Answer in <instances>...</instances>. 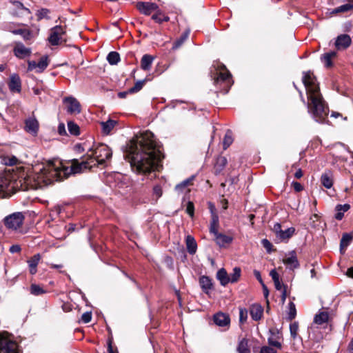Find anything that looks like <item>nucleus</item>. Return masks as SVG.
<instances>
[{
    "label": "nucleus",
    "mask_w": 353,
    "mask_h": 353,
    "mask_svg": "<svg viewBox=\"0 0 353 353\" xmlns=\"http://www.w3.org/2000/svg\"><path fill=\"white\" fill-rule=\"evenodd\" d=\"M88 154L81 157V161L73 159L70 167L65 166L59 159L49 161L39 172H30L17 176L16 173H0V198L17 190L37 189L62 181L72 174L83 172L97 165H105L112 157L110 148L102 143L90 147Z\"/></svg>",
    "instance_id": "obj_1"
},
{
    "label": "nucleus",
    "mask_w": 353,
    "mask_h": 353,
    "mask_svg": "<svg viewBox=\"0 0 353 353\" xmlns=\"http://www.w3.org/2000/svg\"><path fill=\"white\" fill-rule=\"evenodd\" d=\"M126 158L137 173L154 170L161 160V153L157 148L153 133L145 131L136 135L129 143Z\"/></svg>",
    "instance_id": "obj_2"
},
{
    "label": "nucleus",
    "mask_w": 353,
    "mask_h": 353,
    "mask_svg": "<svg viewBox=\"0 0 353 353\" xmlns=\"http://www.w3.org/2000/svg\"><path fill=\"white\" fill-rule=\"evenodd\" d=\"M303 83L307 97V111L312 119L320 123H325L329 114L328 107L324 101L319 83L311 71L303 73Z\"/></svg>",
    "instance_id": "obj_3"
},
{
    "label": "nucleus",
    "mask_w": 353,
    "mask_h": 353,
    "mask_svg": "<svg viewBox=\"0 0 353 353\" xmlns=\"http://www.w3.org/2000/svg\"><path fill=\"white\" fill-rule=\"evenodd\" d=\"M24 216L21 212H14L3 219L5 226L12 230H17L21 227L24 221Z\"/></svg>",
    "instance_id": "obj_4"
},
{
    "label": "nucleus",
    "mask_w": 353,
    "mask_h": 353,
    "mask_svg": "<svg viewBox=\"0 0 353 353\" xmlns=\"http://www.w3.org/2000/svg\"><path fill=\"white\" fill-rule=\"evenodd\" d=\"M0 353H20L18 344L0 333Z\"/></svg>",
    "instance_id": "obj_5"
},
{
    "label": "nucleus",
    "mask_w": 353,
    "mask_h": 353,
    "mask_svg": "<svg viewBox=\"0 0 353 353\" xmlns=\"http://www.w3.org/2000/svg\"><path fill=\"white\" fill-rule=\"evenodd\" d=\"M332 317L330 314V313L326 310L320 311L319 313L316 314L314 316L313 323L311 325V329H312L313 325L318 326H327L330 321H332Z\"/></svg>",
    "instance_id": "obj_6"
},
{
    "label": "nucleus",
    "mask_w": 353,
    "mask_h": 353,
    "mask_svg": "<svg viewBox=\"0 0 353 353\" xmlns=\"http://www.w3.org/2000/svg\"><path fill=\"white\" fill-rule=\"evenodd\" d=\"M65 32L64 28L61 26H56L52 28L48 37L49 43L52 46L59 45Z\"/></svg>",
    "instance_id": "obj_7"
},
{
    "label": "nucleus",
    "mask_w": 353,
    "mask_h": 353,
    "mask_svg": "<svg viewBox=\"0 0 353 353\" xmlns=\"http://www.w3.org/2000/svg\"><path fill=\"white\" fill-rule=\"evenodd\" d=\"M63 103L66 105L67 112L71 114L81 112L80 103L73 97H67L63 99Z\"/></svg>",
    "instance_id": "obj_8"
},
{
    "label": "nucleus",
    "mask_w": 353,
    "mask_h": 353,
    "mask_svg": "<svg viewBox=\"0 0 353 353\" xmlns=\"http://www.w3.org/2000/svg\"><path fill=\"white\" fill-rule=\"evenodd\" d=\"M28 70H36L37 72H42L48 65V57L44 56L40 59L38 63L34 61H28Z\"/></svg>",
    "instance_id": "obj_9"
},
{
    "label": "nucleus",
    "mask_w": 353,
    "mask_h": 353,
    "mask_svg": "<svg viewBox=\"0 0 353 353\" xmlns=\"http://www.w3.org/2000/svg\"><path fill=\"white\" fill-rule=\"evenodd\" d=\"M283 262L287 268L290 270H294L299 267L296 253L294 250L285 254V257L283 259Z\"/></svg>",
    "instance_id": "obj_10"
},
{
    "label": "nucleus",
    "mask_w": 353,
    "mask_h": 353,
    "mask_svg": "<svg viewBox=\"0 0 353 353\" xmlns=\"http://www.w3.org/2000/svg\"><path fill=\"white\" fill-rule=\"evenodd\" d=\"M137 8L141 13L145 15H150L153 11H157L159 6L154 3L138 2L137 3Z\"/></svg>",
    "instance_id": "obj_11"
},
{
    "label": "nucleus",
    "mask_w": 353,
    "mask_h": 353,
    "mask_svg": "<svg viewBox=\"0 0 353 353\" xmlns=\"http://www.w3.org/2000/svg\"><path fill=\"white\" fill-rule=\"evenodd\" d=\"M14 54L19 59L28 57L31 54V49L26 48L22 43H17L13 49Z\"/></svg>",
    "instance_id": "obj_12"
},
{
    "label": "nucleus",
    "mask_w": 353,
    "mask_h": 353,
    "mask_svg": "<svg viewBox=\"0 0 353 353\" xmlns=\"http://www.w3.org/2000/svg\"><path fill=\"white\" fill-rule=\"evenodd\" d=\"M352 43V39L348 34H343L337 37L335 41V46L337 50H345Z\"/></svg>",
    "instance_id": "obj_13"
},
{
    "label": "nucleus",
    "mask_w": 353,
    "mask_h": 353,
    "mask_svg": "<svg viewBox=\"0 0 353 353\" xmlns=\"http://www.w3.org/2000/svg\"><path fill=\"white\" fill-rule=\"evenodd\" d=\"M8 87L12 92H20L21 90V81L17 74H12L10 77Z\"/></svg>",
    "instance_id": "obj_14"
},
{
    "label": "nucleus",
    "mask_w": 353,
    "mask_h": 353,
    "mask_svg": "<svg viewBox=\"0 0 353 353\" xmlns=\"http://www.w3.org/2000/svg\"><path fill=\"white\" fill-rule=\"evenodd\" d=\"M214 322L218 326L224 327L229 325L230 319L227 314L220 311L214 315Z\"/></svg>",
    "instance_id": "obj_15"
},
{
    "label": "nucleus",
    "mask_w": 353,
    "mask_h": 353,
    "mask_svg": "<svg viewBox=\"0 0 353 353\" xmlns=\"http://www.w3.org/2000/svg\"><path fill=\"white\" fill-rule=\"evenodd\" d=\"M216 74L217 77L214 79L216 83L219 81L230 82L231 74L224 65L221 66V68L217 71Z\"/></svg>",
    "instance_id": "obj_16"
},
{
    "label": "nucleus",
    "mask_w": 353,
    "mask_h": 353,
    "mask_svg": "<svg viewBox=\"0 0 353 353\" xmlns=\"http://www.w3.org/2000/svg\"><path fill=\"white\" fill-rule=\"evenodd\" d=\"M214 236L216 244L220 247H224L225 245L230 244L233 240L232 236L219 232L214 234Z\"/></svg>",
    "instance_id": "obj_17"
},
{
    "label": "nucleus",
    "mask_w": 353,
    "mask_h": 353,
    "mask_svg": "<svg viewBox=\"0 0 353 353\" xmlns=\"http://www.w3.org/2000/svg\"><path fill=\"white\" fill-rule=\"evenodd\" d=\"M39 130V123L34 118H29L26 121V130L33 134H37Z\"/></svg>",
    "instance_id": "obj_18"
},
{
    "label": "nucleus",
    "mask_w": 353,
    "mask_h": 353,
    "mask_svg": "<svg viewBox=\"0 0 353 353\" xmlns=\"http://www.w3.org/2000/svg\"><path fill=\"white\" fill-rule=\"evenodd\" d=\"M40 254H36L32 256L28 261V264L29 267V271L31 274H35L37 272V265L41 260Z\"/></svg>",
    "instance_id": "obj_19"
},
{
    "label": "nucleus",
    "mask_w": 353,
    "mask_h": 353,
    "mask_svg": "<svg viewBox=\"0 0 353 353\" xmlns=\"http://www.w3.org/2000/svg\"><path fill=\"white\" fill-rule=\"evenodd\" d=\"M199 284L203 291L205 293H209L210 290L212 289V279L206 276H202L199 279Z\"/></svg>",
    "instance_id": "obj_20"
},
{
    "label": "nucleus",
    "mask_w": 353,
    "mask_h": 353,
    "mask_svg": "<svg viewBox=\"0 0 353 353\" xmlns=\"http://www.w3.org/2000/svg\"><path fill=\"white\" fill-rule=\"evenodd\" d=\"M185 244L189 254H194L197 250V243L194 238L190 235L185 237Z\"/></svg>",
    "instance_id": "obj_21"
},
{
    "label": "nucleus",
    "mask_w": 353,
    "mask_h": 353,
    "mask_svg": "<svg viewBox=\"0 0 353 353\" xmlns=\"http://www.w3.org/2000/svg\"><path fill=\"white\" fill-rule=\"evenodd\" d=\"M228 163L227 159L225 157H219L216 159L214 170L215 174H219L224 169Z\"/></svg>",
    "instance_id": "obj_22"
},
{
    "label": "nucleus",
    "mask_w": 353,
    "mask_h": 353,
    "mask_svg": "<svg viewBox=\"0 0 353 353\" xmlns=\"http://www.w3.org/2000/svg\"><path fill=\"white\" fill-rule=\"evenodd\" d=\"M216 279L220 281L223 286H225L230 283V276L224 268H221L216 273Z\"/></svg>",
    "instance_id": "obj_23"
},
{
    "label": "nucleus",
    "mask_w": 353,
    "mask_h": 353,
    "mask_svg": "<svg viewBox=\"0 0 353 353\" xmlns=\"http://www.w3.org/2000/svg\"><path fill=\"white\" fill-rule=\"evenodd\" d=\"M154 61V57L150 54H144L141 60V67L145 70L148 71L151 68L152 63Z\"/></svg>",
    "instance_id": "obj_24"
},
{
    "label": "nucleus",
    "mask_w": 353,
    "mask_h": 353,
    "mask_svg": "<svg viewBox=\"0 0 353 353\" xmlns=\"http://www.w3.org/2000/svg\"><path fill=\"white\" fill-rule=\"evenodd\" d=\"M352 9H353V3H346L330 10L327 14L331 17L339 13L348 12Z\"/></svg>",
    "instance_id": "obj_25"
},
{
    "label": "nucleus",
    "mask_w": 353,
    "mask_h": 353,
    "mask_svg": "<svg viewBox=\"0 0 353 353\" xmlns=\"http://www.w3.org/2000/svg\"><path fill=\"white\" fill-rule=\"evenodd\" d=\"M321 182L325 188L327 189L330 188L333 185L332 175L331 172H326L323 173L321 177Z\"/></svg>",
    "instance_id": "obj_26"
},
{
    "label": "nucleus",
    "mask_w": 353,
    "mask_h": 353,
    "mask_svg": "<svg viewBox=\"0 0 353 353\" xmlns=\"http://www.w3.org/2000/svg\"><path fill=\"white\" fill-rule=\"evenodd\" d=\"M117 122L112 119H108L106 121H103L101 123L102 132L104 134H108L110 131L115 126Z\"/></svg>",
    "instance_id": "obj_27"
},
{
    "label": "nucleus",
    "mask_w": 353,
    "mask_h": 353,
    "mask_svg": "<svg viewBox=\"0 0 353 353\" xmlns=\"http://www.w3.org/2000/svg\"><path fill=\"white\" fill-rule=\"evenodd\" d=\"M336 56V53L334 51H331L325 53L321 58V61L324 63L325 66L330 67L332 65V59Z\"/></svg>",
    "instance_id": "obj_28"
},
{
    "label": "nucleus",
    "mask_w": 353,
    "mask_h": 353,
    "mask_svg": "<svg viewBox=\"0 0 353 353\" xmlns=\"http://www.w3.org/2000/svg\"><path fill=\"white\" fill-rule=\"evenodd\" d=\"M193 179L194 176H192L190 178L186 179L180 183L177 184L174 188L175 191L177 192L178 193H182L187 187L192 184Z\"/></svg>",
    "instance_id": "obj_29"
},
{
    "label": "nucleus",
    "mask_w": 353,
    "mask_h": 353,
    "mask_svg": "<svg viewBox=\"0 0 353 353\" xmlns=\"http://www.w3.org/2000/svg\"><path fill=\"white\" fill-rule=\"evenodd\" d=\"M280 335L279 333L272 334L270 337L268 338V343L270 346L281 349L282 345L279 342Z\"/></svg>",
    "instance_id": "obj_30"
},
{
    "label": "nucleus",
    "mask_w": 353,
    "mask_h": 353,
    "mask_svg": "<svg viewBox=\"0 0 353 353\" xmlns=\"http://www.w3.org/2000/svg\"><path fill=\"white\" fill-rule=\"evenodd\" d=\"M350 206L349 204L337 205L336 206V210L337 211L335 218L337 220H341L343 217V213L347 212L350 209Z\"/></svg>",
    "instance_id": "obj_31"
},
{
    "label": "nucleus",
    "mask_w": 353,
    "mask_h": 353,
    "mask_svg": "<svg viewBox=\"0 0 353 353\" xmlns=\"http://www.w3.org/2000/svg\"><path fill=\"white\" fill-rule=\"evenodd\" d=\"M219 228V217L216 213H212V220L210 223V233L215 234L218 232Z\"/></svg>",
    "instance_id": "obj_32"
},
{
    "label": "nucleus",
    "mask_w": 353,
    "mask_h": 353,
    "mask_svg": "<svg viewBox=\"0 0 353 353\" xmlns=\"http://www.w3.org/2000/svg\"><path fill=\"white\" fill-rule=\"evenodd\" d=\"M237 352L239 353H250V350L248 346V341L246 339H241L237 347Z\"/></svg>",
    "instance_id": "obj_33"
},
{
    "label": "nucleus",
    "mask_w": 353,
    "mask_h": 353,
    "mask_svg": "<svg viewBox=\"0 0 353 353\" xmlns=\"http://www.w3.org/2000/svg\"><path fill=\"white\" fill-rule=\"evenodd\" d=\"M189 34H190V30L185 31L181 34V36L174 41V43H173L172 49L173 50L178 49L183 43V42L188 39Z\"/></svg>",
    "instance_id": "obj_34"
},
{
    "label": "nucleus",
    "mask_w": 353,
    "mask_h": 353,
    "mask_svg": "<svg viewBox=\"0 0 353 353\" xmlns=\"http://www.w3.org/2000/svg\"><path fill=\"white\" fill-rule=\"evenodd\" d=\"M14 34H20L24 40H30L32 38V32L26 29H17L11 31Z\"/></svg>",
    "instance_id": "obj_35"
},
{
    "label": "nucleus",
    "mask_w": 353,
    "mask_h": 353,
    "mask_svg": "<svg viewBox=\"0 0 353 353\" xmlns=\"http://www.w3.org/2000/svg\"><path fill=\"white\" fill-rule=\"evenodd\" d=\"M152 19L157 23H162L163 21H168L170 20L169 17L165 15L159 9L157 10V13L153 14Z\"/></svg>",
    "instance_id": "obj_36"
},
{
    "label": "nucleus",
    "mask_w": 353,
    "mask_h": 353,
    "mask_svg": "<svg viewBox=\"0 0 353 353\" xmlns=\"http://www.w3.org/2000/svg\"><path fill=\"white\" fill-rule=\"evenodd\" d=\"M107 60L110 65H116L120 61L119 54L117 52H110L107 56Z\"/></svg>",
    "instance_id": "obj_37"
},
{
    "label": "nucleus",
    "mask_w": 353,
    "mask_h": 353,
    "mask_svg": "<svg viewBox=\"0 0 353 353\" xmlns=\"http://www.w3.org/2000/svg\"><path fill=\"white\" fill-rule=\"evenodd\" d=\"M68 129L72 135L77 136L80 134L79 125L72 121L68 122Z\"/></svg>",
    "instance_id": "obj_38"
},
{
    "label": "nucleus",
    "mask_w": 353,
    "mask_h": 353,
    "mask_svg": "<svg viewBox=\"0 0 353 353\" xmlns=\"http://www.w3.org/2000/svg\"><path fill=\"white\" fill-rule=\"evenodd\" d=\"M30 293L34 296L41 295L46 292V291L39 285L32 284L30 288Z\"/></svg>",
    "instance_id": "obj_39"
},
{
    "label": "nucleus",
    "mask_w": 353,
    "mask_h": 353,
    "mask_svg": "<svg viewBox=\"0 0 353 353\" xmlns=\"http://www.w3.org/2000/svg\"><path fill=\"white\" fill-rule=\"evenodd\" d=\"M295 230L293 228H289L285 230H283L277 236L280 240L283 241L285 239H288L290 237L292 236Z\"/></svg>",
    "instance_id": "obj_40"
},
{
    "label": "nucleus",
    "mask_w": 353,
    "mask_h": 353,
    "mask_svg": "<svg viewBox=\"0 0 353 353\" xmlns=\"http://www.w3.org/2000/svg\"><path fill=\"white\" fill-rule=\"evenodd\" d=\"M274 283L275 288L277 290H279L281 292V301H284L286 299L285 286L281 283V281L280 280L274 282Z\"/></svg>",
    "instance_id": "obj_41"
},
{
    "label": "nucleus",
    "mask_w": 353,
    "mask_h": 353,
    "mask_svg": "<svg viewBox=\"0 0 353 353\" xmlns=\"http://www.w3.org/2000/svg\"><path fill=\"white\" fill-rule=\"evenodd\" d=\"M291 337L295 340L298 337L299 323L294 321L290 325Z\"/></svg>",
    "instance_id": "obj_42"
},
{
    "label": "nucleus",
    "mask_w": 353,
    "mask_h": 353,
    "mask_svg": "<svg viewBox=\"0 0 353 353\" xmlns=\"http://www.w3.org/2000/svg\"><path fill=\"white\" fill-rule=\"evenodd\" d=\"M352 241V236L349 234H344L341 239V249L347 248Z\"/></svg>",
    "instance_id": "obj_43"
},
{
    "label": "nucleus",
    "mask_w": 353,
    "mask_h": 353,
    "mask_svg": "<svg viewBox=\"0 0 353 353\" xmlns=\"http://www.w3.org/2000/svg\"><path fill=\"white\" fill-rule=\"evenodd\" d=\"M241 276V269L238 267H235L234 269H233V272L232 274H231L230 275H229L230 276V283H235L238 281V279H239Z\"/></svg>",
    "instance_id": "obj_44"
},
{
    "label": "nucleus",
    "mask_w": 353,
    "mask_h": 353,
    "mask_svg": "<svg viewBox=\"0 0 353 353\" xmlns=\"http://www.w3.org/2000/svg\"><path fill=\"white\" fill-rule=\"evenodd\" d=\"M74 148L77 152H86V154H88L91 150L90 147L87 144V143L77 144L75 145Z\"/></svg>",
    "instance_id": "obj_45"
},
{
    "label": "nucleus",
    "mask_w": 353,
    "mask_h": 353,
    "mask_svg": "<svg viewBox=\"0 0 353 353\" xmlns=\"http://www.w3.org/2000/svg\"><path fill=\"white\" fill-rule=\"evenodd\" d=\"M233 139L232 137V133L230 131H228L223 139V149L226 150L232 143Z\"/></svg>",
    "instance_id": "obj_46"
},
{
    "label": "nucleus",
    "mask_w": 353,
    "mask_h": 353,
    "mask_svg": "<svg viewBox=\"0 0 353 353\" xmlns=\"http://www.w3.org/2000/svg\"><path fill=\"white\" fill-rule=\"evenodd\" d=\"M144 82L145 81H138L133 87L128 90V92L130 94L139 92L143 88Z\"/></svg>",
    "instance_id": "obj_47"
},
{
    "label": "nucleus",
    "mask_w": 353,
    "mask_h": 353,
    "mask_svg": "<svg viewBox=\"0 0 353 353\" xmlns=\"http://www.w3.org/2000/svg\"><path fill=\"white\" fill-rule=\"evenodd\" d=\"M91 319H92V312H91V311H87L81 315L80 322L83 323H88L91 321Z\"/></svg>",
    "instance_id": "obj_48"
},
{
    "label": "nucleus",
    "mask_w": 353,
    "mask_h": 353,
    "mask_svg": "<svg viewBox=\"0 0 353 353\" xmlns=\"http://www.w3.org/2000/svg\"><path fill=\"white\" fill-rule=\"evenodd\" d=\"M250 315L253 320L259 321L263 316V310H250Z\"/></svg>",
    "instance_id": "obj_49"
},
{
    "label": "nucleus",
    "mask_w": 353,
    "mask_h": 353,
    "mask_svg": "<svg viewBox=\"0 0 353 353\" xmlns=\"http://www.w3.org/2000/svg\"><path fill=\"white\" fill-rule=\"evenodd\" d=\"M49 10L46 8H42L38 11L37 15L38 17V20H41L43 18H49L48 17Z\"/></svg>",
    "instance_id": "obj_50"
},
{
    "label": "nucleus",
    "mask_w": 353,
    "mask_h": 353,
    "mask_svg": "<svg viewBox=\"0 0 353 353\" xmlns=\"http://www.w3.org/2000/svg\"><path fill=\"white\" fill-rule=\"evenodd\" d=\"M186 212L191 216L192 217L194 216V204L192 201H188V203H187V207H186Z\"/></svg>",
    "instance_id": "obj_51"
},
{
    "label": "nucleus",
    "mask_w": 353,
    "mask_h": 353,
    "mask_svg": "<svg viewBox=\"0 0 353 353\" xmlns=\"http://www.w3.org/2000/svg\"><path fill=\"white\" fill-rule=\"evenodd\" d=\"M239 321L241 324L244 323L248 318V310H239Z\"/></svg>",
    "instance_id": "obj_52"
},
{
    "label": "nucleus",
    "mask_w": 353,
    "mask_h": 353,
    "mask_svg": "<svg viewBox=\"0 0 353 353\" xmlns=\"http://www.w3.org/2000/svg\"><path fill=\"white\" fill-rule=\"evenodd\" d=\"M261 243L263 246L266 249L267 252L270 253L272 250V243L266 239H263L261 241Z\"/></svg>",
    "instance_id": "obj_53"
},
{
    "label": "nucleus",
    "mask_w": 353,
    "mask_h": 353,
    "mask_svg": "<svg viewBox=\"0 0 353 353\" xmlns=\"http://www.w3.org/2000/svg\"><path fill=\"white\" fill-rule=\"evenodd\" d=\"M153 193L157 198L161 197L162 195L161 187L159 185H155L153 188Z\"/></svg>",
    "instance_id": "obj_54"
},
{
    "label": "nucleus",
    "mask_w": 353,
    "mask_h": 353,
    "mask_svg": "<svg viewBox=\"0 0 353 353\" xmlns=\"http://www.w3.org/2000/svg\"><path fill=\"white\" fill-rule=\"evenodd\" d=\"M260 353H276L272 347L263 346L261 347Z\"/></svg>",
    "instance_id": "obj_55"
},
{
    "label": "nucleus",
    "mask_w": 353,
    "mask_h": 353,
    "mask_svg": "<svg viewBox=\"0 0 353 353\" xmlns=\"http://www.w3.org/2000/svg\"><path fill=\"white\" fill-rule=\"evenodd\" d=\"M292 187H293L294 190L296 192H301V190H303V185H302L300 183L296 182V181H293V182L292 183Z\"/></svg>",
    "instance_id": "obj_56"
},
{
    "label": "nucleus",
    "mask_w": 353,
    "mask_h": 353,
    "mask_svg": "<svg viewBox=\"0 0 353 353\" xmlns=\"http://www.w3.org/2000/svg\"><path fill=\"white\" fill-rule=\"evenodd\" d=\"M273 231L275 232L276 237L279 236V234L283 231L281 230V224L279 223H274L273 226Z\"/></svg>",
    "instance_id": "obj_57"
},
{
    "label": "nucleus",
    "mask_w": 353,
    "mask_h": 353,
    "mask_svg": "<svg viewBox=\"0 0 353 353\" xmlns=\"http://www.w3.org/2000/svg\"><path fill=\"white\" fill-rule=\"evenodd\" d=\"M270 275L271 276L274 282L277 281L279 279V275L275 270H272L270 271Z\"/></svg>",
    "instance_id": "obj_58"
},
{
    "label": "nucleus",
    "mask_w": 353,
    "mask_h": 353,
    "mask_svg": "<svg viewBox=\"0 0 353 353\" xmlns=\"http://www.w3.org/2000/svg\"><path fill=\"white\" fill-rule=\"evenodd\" d=\"M58 132L60 135L66 134V130L65 128V125L63 123H60L58 126Z\"/></svg>",
    "instance_id": "obj_59"
},
{
    "label": "nucleus",
    "mask_w": 353,
    "mask_h": 353,
    "mask_svg": "<svg viewBox=\"0 0 353 353\" xmlns=\"http://www.w3.org/2000/svg\"><path fill=\"white\" fill-rule=\"evenodd\" d=\"M9 250L11 253L19 252L21 251V247L19 245H12L10 246Z\"/></svg>",
    "instance_id": "obj_60"
},
{
    "label": "nucleus",
    "mask_w": 353,
    "mask_h": 353,
    "mask_svg": "<svg viewBox=\"0 0 353 353\" xmlns=\"http://www.w3.org/2000/svg\"><path fill=\"white\" fill-rule=\"evenodd\" d=\"M296 315V310H290V312H288V316H287V319L288 321H292V319H294L295 318Z\"/></svg>",
    "instance_id": "obj_61"
},
{
    "label": "nucleus",
    "mask_w": 353,
    "mask_h": 353,
    "mask_svg": "<svg viewBox=\"0 0 353 353\" xmlns=\"http://www.w3.org/2000/svg\"><path fill=\"white\" fill-rule=\"evenodd\" d=\"M14 5L17 8L24 10L25 11H27L28 12H30L28 8H26L22 3L20 1H15Z\"/></svg>",
    "instance_id": "obj_62"
},
{
    "label": "nucleus",
    "mask_w": 353,
    "mask_h": 353,
    "mask_svg": "<svg viewBox=\"0 0 353 353\" xmlns=\"http://www.w3.org/2000/svg\"><path fill=\"white\" fill-rule=\"evenodd\" d=\"M254 275L255 276V277L256 278V279L261 283H263V280H262V278H261V273L259 271L255 270H254Z\"/></svg>",
    "instance_id": "obj_63"
},
{
    "label": "nucleus",
    "mask_w": 353,
    "mask_h": 353,
    "mask_svg": "<svg viewBox=\"0 0 353 353\" xmlns=\"http://www.w3.org/2000/svg\"><path fill=\"white\" fill-rule=\"evenodd\" d=\"M349 353H353V339L350 341L348 347Z\"/></svg>",
    "instance_id": "obj_64"
}]
</instances>
